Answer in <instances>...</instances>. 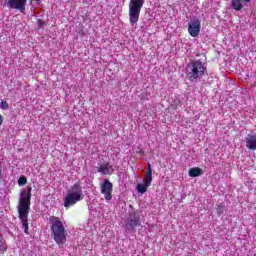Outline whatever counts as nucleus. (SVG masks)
I'll use <instances>...</instances> for the list:
<instances>
[{
	"mask_svg": "<svg viewBox=\"0 0 256 256\" xmlns=\"http://www.w3.org/2000/svg\"><path fill=\"white\" fill-rule=\"evenodd\" d=\"M196 57H202V60H192L186 66V79H188L190 83H197V81H201V79L205 77V73L207 71V55L202 53L197 54Z\"/></svg>",
	"mask_w": 256,
	"mask_h": 256,
	"instance_id": "nucleus-1",
	"label": "nucleus"
},
{
	"mask_svg": "<svg viewBox=\"0 0 256 256\" xmlns=\"http://www.w3.org/2000/svg\"><path fill=\"white\" fill-rule=\"evenodd\" d=\"M49 223L50 235L52 239L60 249H63V247H65V243H67V229H65L63 220L57 216H50Z\"/></svg>",
	"mask_w": 256,
	"mask_h": 256,
	"instance_id": "nucleus-2",
	"label": "nucleus"
},
{
	"mask_svg": "<svg viewBox=\"0 0 256 256\" xmlns=\"http://www.w3.org/2000/svg\"><path fill=\"white\" fill-rule=\"evenodd\" d=\"M85 199V195L83 194V187L79 182L75 183L70 188V192L64 197V207L69 209V207H73L79 201H83Z\"/></svg>",
	"mask_w": 256,
	"mask_h": 256,
	"instance_id": "nucleus-3",
	"label": "nucleus"
},
{
	"mask_svg": "<svg viewBox=\"0 0 256 256\" xmlns=\"http://www.w3.org/2000/svg\"><path fill=\"white\" fill-rule=\"evenodd\" d=\"M145 5V0H130L129 3V21L132 27H137L139 17L141 15V9Z\"/></svg>",
	"mask_w": 256,
	"mask_h": 256,
	"instance_id": "nucleus-4",
	"label": "nucleus"
},
{
	"mask_svg": "<svg viewBox=\"0 0 256 256\" xmlns=\"http://www.w3.org/2000/svg\"><path fill=\"white\" fill-rule=\"evenodd\" d=\"M33 188L31 186L27 187V190H23L20 194L19 199V211L22 213H29V207H31V191Z\"/></svg>",
	"mask_w": 256,
	"mask_h": 256,
	"instance_id": "nucleus-5",
	"label": "nucleus"
},
{
	"mask_svg": "<svg viewBox=\"0 0 256 256\" xmlns=\"http://www.w3.org/2000/svg\"><path fill=\"white\" fill-rule=\"evenodd\" d=\"M139 225H141V211L136 210L130 213L125 220V229L127 231H135V228L139 227Z\"/></svg>",
	"mask_w": 256,
	"mask_h": 256,
	"instance_id": "nucleus-6",
	"label": "nucleus"
},
{
	"mask_svg": "<svg viewBox=\"0 0 256 256\" xmlns=\"http://www.w3.org/2000/svg\"><path fill=\"white\" fill-rule=\"evenodd\" d=\"M101 193L106 201H111L113 199V183L105 179L101 185Z\"/></svg>",
	"mask_w": 256,
	"mask_h": 256,
	"instance_id": "nucleus-7",
	"label": "nucleus"
},
{
	"mask_svg": "<svg viewBox=\"0 0 256 256\" xmlns=\"http://www.w3.org/2000/svg\"><path fill=\"white\" fill-rule=\"evenodd\" d=\"M188 33L191 37H198L201 33V21L199 19L191 20L188 23Z\"/></svg>",
	"mask_w": 256,
	"mask_h": 256,
	"instance_id": "nucleus-8",
	"label": "nucleus"
},
{
	"mask_svg": "<svg viewBox=\"0 0 256 256\" xmlns=\"http://www.w3.org/2000/svg\"><path fill=\"white\" fill-rule=\"evenodd\" d=\"M7 5L10 9H17L20 13H25V5L27 0H8Z\"/></svg>",
	"mask_w": 256,
	"mask_h": 256,
	"instance_id": "nucleus-9",
	"label": "nucleus"
},
{
	"mask_svg": "<svg viewBox=\"0 0 256 256\" xmlns=\"http://www.w3.org/2000/svg\"><path fill=\"white\" fill-rule=\"evenodd\" d=\"M19 213V219L22 223V229H24V233L26 235H29V212H18Z\"/></svg>",
	"mask_w": 256,
	"mask_h": 256,
	"instance_id": "nucleus-10",
	"label": "nucleus"
},
{
	"mask_svg": "<svg viewBox=\"0 0 256 256\" xmlns=\"http://www.w3.org/2000/svg\"><path fill=\"white\" fill-rule=\"evenodd\" d=\"M245 143L247 149L251 151H256V134H248L245 138Z\"/></svg>",
	"mask_w": 256,
	"mask_h": 256,
	"instance_id": "nucleus-11",
	"label": "nucleus"
},
{
	"mask_svg": "<svg viewBox=\"0 0 256 256\" xmlns=\"http://www.w3.org/2000/svg\"><path fill=\"white\" fill-rule=\"evenodd\" d=\"M111 168H112L111 163L105 162V163L100 164L97 167V171H98V173H101V175H109V171Z\"/></svg>",
	"mask_w": 256,
	"mask_h": 256,
	"instance_id": "nucleus-12",
	"label": "nucleus"
},
{
	"mask_svg": "<svg viewBox=\"0 0 256 256\" xmlns=\"http://www.w3.org/2000/svg\"><path fill=\"white\" fill-rule=\"evenodd\" d=\"M144 183L151 186L153 183V168H151V164H148V169L145 175Z\"/></svg>",
	"mask_w": 256,
	"mask_h": 256,
	"instance_id": "nucleus-13",
	"label": "nucleus"
},
{
	"mask_svg": "<svg viewBox=\"0 0 256 256\" xmlns=\"http://www.w3.org/2000/svg\"><path fill=\"white\" fill-rule=\"evenodd\" d=\"M188 175L189 177H200V175H203V169L199 167L190 168Z\"/></svg>",
	"mask_w": 256,
	"mask_h": 256,
	"instance_id": "nucleus-14",
	"label": "nucleus"
},
{
	"mask_svg": "<svg viewBox=\"0 0 256 256\" xmlns=\"http://www.w3.org/2000/svg\"><path fill=\"white\" fill-rule=\"evenodd\" d=\"M243 1L241 0H232L231 1V7L235 10V11H241V9H243Z\"/></svg>",
	"mask_w": 256,
	"mask_h": 256,
	"instance_id": "nucleus-15",
	"label": "nucleus"
},
{
	"mask_svg": "<svg viewBox=\"0 0 256 256\" xmlns=\"http://www.w3.org/2000/svg\"><path fill=\"white\" fill-rule=\"evenodd\" d=\"M151 187L149 184H146V182L142 184H137L136 188L139 193H147V188Z\"/></svg>",
	"mask_w": 256,
	"mask_h": 256,
	"instance_id": "nucleus-16",
	"label": "nucleus"
},
{
	"mask_svg": "<svg viewBox=\"0 0 256 256\" xmlns=\"http://www.w3.org/2000/svg\"><path fill=\"white\" fill-rule=\"evenodd\" d=\"M216 213L219 217H221V215H223L224 211H225V206H223V204H217L215 207Z\"/></svg>",
	"mask_w": 256,
	"mask_h": 256,
	"instance_id": "nucleus-17",
	"label": "nucleus"
},
{
	"mask_svg": "<svg viewBox=\"0 0 256 256\" xmlns=\"http://www.w3.org/2000/svg\"><path fill=\"white\" fill-rule=\"evenodd\" d=\"M18 185L23 187V185H27V177L22 176L18 179Z\"/></svg>",
	"mask_w": 256,
	"mask_h": 256,
	"instance_id": "nucleus-18",
	"label": "nucleus"
},
{
	"mask_svg": "<svg viewBox=\"0 0 256 256\" xmlns=\"http://www.w3.org/2000/svg\"><path fill=\"white\" fill-rule=\"evenodd\" d=\"M1 109H3L4 111H7V109H9V103H7V101L2 100L1 104H0Z\"/></svg>",
	"mask_w": 256,
	"mask_h": 256,
	"instance_id": "nucleus-19",
	"label": "nucleus"
},
{
	"mask_svg": "<svg viewBox=\"0 0 256 256\" xmlns=\"http://www.w3.org/2000/svg\"><path fill=\"white\" fill-rule=\"evenodd\" d=\"M37 25L38 27H43V25H45V22L43 20H38Z\"/></svg>",
	"mask_w": 256,
	"mask_h": 256,
	"instance_id": "nucleus-20",
	"label": "nucleus"
},
{
	"mask_svg": "<svg viewBox=\"0 0 256 256\" xmlns=\"http://www.w3.org/2000/svg\"><path fill=\"white\" fill-rule=\"evenodd\" d=\"M3 125V115L0 114V127Z\"/></svg>",
	"mask_w": 256,
	"mask_h": 256,
	"instance_id": "nucleus-21",
	"label": "nucleus"
}]
</instances>
